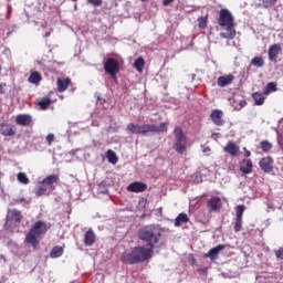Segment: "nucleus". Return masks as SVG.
Wrapping results in <instances>:
<instances>
[{
  "label": "nucleus",
  "instance_id": "f257e3e1",
  "mask_svg": "<svg viewBox=\"0 0 283 283\" xmlns=\"http://www.w3.org/2000/svg\"><path fill=\"white\" fill-rule=\"evenodd\" d=\"M138 239L147 245V250H150V255L154 253V249L160 244L163 240V230L158 226L149 224L140 228L137 232Z\"/></svg>",
  "mask_w": 283,
  "mask_h": 283
},
{
  "label": "nucleus",
  "instance_id": "f03ea898",
  "mask_svg": "<svg viewBox=\"0 0 283 283\" xmlns=\"http://www.w3.org/2000/svg\"><path fill=\"white\" fill-rule=\"evenodd\" d=\"M151 258V250L145 247H135L126 250L122 256L120 262L124 264H140Z\"/></svg>",
  "mask_w": 283,
  "mask_h": 283
},
{
  "label": "nucleus",
  "instance_id": "7ed1b4c3",
  "mask_svg": "<svg viewBox=\"0 0 283 283\" xmlns=\"http://www.w3.org/2000/svg\"><path fill=\"white\" fill-rule=\"evenodd\" d=\"M127 132L130 134H137L140 136H149L150 134H167V122L156 124H143L138 125L135 123H129L126 126Z\"/></svg>",
  "mask_w": 283,
  "mask_h": 283
},
{
  "label": "nucleus",
  "instance_id": "20e7f679",
  "mask_svg": "<svg viewBox=\"0 0 283 283\" xmlns=\"http://www.w3.org/2000/svg\"><path fill=\"white\" fill-rule=\"evenodd\" d=\"M218 23L226 31L220 33L222 39H235V20L229 9L220 10Z\"/></svg>",
  "mask_w": 283,
  "mask_h": 283
},
{
  "label": "nucleus",
  "instance_id": "39448f33",
  "mask_svg": "<svg viewBox=\"0 0 283 283\" xmlns=\"http://www.w3.org/2000/svg\"><path fill=\"white\" fill-rule=\"evenodd\" d=\"M46 231L48 226L45 224V221H36L25 235L24 242L31 244L33 249H36V247H39V238Z\"/></svg>",
  "mask_w": 283,
  "mask_h": 283
},
{
  "label": "nucleus",
  "instance_id": "423d86ee",
  "mask_svg": "<svg viewBox=\"0 0 283 283\" xmlns=\"http://www.w3.org/2000/svg\"><path fill=\"white\" fill-rule=\"evenodd\" d=\"M174 149L177 154H185L187 151V136L180 126L174 128Z\"/></svg>",
  "mask_w": 283,
  "mask_h": 283
},
{
  "label": "nucleus",
  "instance_id": "0eeeda50",
  "mask_svg": "<svg viewBox=\"0 0 283 283\" xmlns=\"http://www.w3.org/2000/svg\"><path fill=\"white\" fill-rule=\"evenodd\" d=\"M104 72L106 74H109L114 81H116V74L119 72V66H118V61H116L114 57H109L105 63H104Z\"/></svg>",
  "mask_w": 283,
  "mask_h": 283
},
{
  "label": "nucleus",
  "instance_id": "6e6552de",
  "mask_svg": "<svg viewBox=\"0 0 283 283\" xmlns=\"http://www.w3.org/2000/svg\"><path fill=\"white\" fill-rule=\"evenodd\" d=\"M59 175L53 174L49 175L46 178H44L40 185H44L49 191H54L56 189L55 185H59Z\"/></svg>",
  "mask_w": 283,
  "mask_h": 283
},
{
  "label": "nucleus",
  "instance_id": "1a4fd4ad",
  "mask_svg": "<svg viewBox=\"0 0 283 283\" xmlns=\"http://www.w3.org/2000/svg\"><path fill=\"white\" fill-rule=\"evenodd\" d=\"M210 118L216 127H222L224 125V113L221 109H213L210 113Z\"/></svg>",
  "mask_w": 283,
  "mask_h": 283
},
{
  "label": "nucleus",
  "instance_id": "9d476101",
  "mask_svg": "<svg viewBox=\"0 0 283 283\" xmlns=\"http://www.w3.org/2000/svg\"><path fill=\"white\" fill-rule=\"evenodd\" d=\"M126 191L130 193H143L147 191V184L143 181H134L126 187Z\"/></svg>",
  "mask_w": 283,
  "mask_h": 283
},
{
  "label": "nucleus",
  "instance_id": "9b49d317",
  "mask_svg": "<svg viewBox=\"0 0 283 283\" xmlns=\"http://www.w3.org/2000/svg\"><path fill=\"white\" fill-rule=\"evenodd\" d=\"M224 244H218L217 247L210 249L206 254L205 258H209L212 262L218 260L220 255V251H224Z\"/></svg>",
  "mask_w": 283,
  "mask_h": 283
},
{
  "label": "nucleus",
  "instance_id": "f8f14e48",
  "mask_svg": "<svg viewBox=\"0 0 283 283\" xmlns=\"http://www.w3.org/2000/svg\"><path fill=\"white\" fill-rule=\"evenodd\" d=\"M259 167L265 174H271V171H273V158L271 157L262 158L259 163Z\"/></svg>",
  "mask_w": 283,
  "mask_h": 283
},
{
  "label": "nucleus",
  "instance_id": "ddd939ff",
  "mask_svg": "<svg viewBox=\"0 0 283 283\" xmlns=\"http://www.w3.org/2000/svg\"><path fill=\"white\" fill-rule=\"evenodd\" d=\"M15 123L21 127H30V125H32V116L28 114H20L15 117Z\"/></svg>",
  "mask_w": 283,
  "mask_h": 283
},
{
  "label": "nucleus",
  "instance_id": "4468645a",
  "mask_svg": "<svg viewBox=\"0 0 283 283\" xmlns=\"http://www.w3.org/2000/svg\"><path fill=\"white\" fill-rule=\"evenodd\" d=\"M233 81H235V76L233 74L219 76L217 80V85L218 87H227V85H231Z\"/></svg>",
  "mask_w": 283,
  "mask_h": 283
},
{
  "label": "nucleus",
  "instance_id": "2eb2a0df",
  "mask_svg": "<svg viewBox=\"0 0 283 283\" xmlns=\"http://www.w3.org/2000/svg\"><path fill=\"white\" fill-rule=\"evenodd\" d=\"M0 134L2 136H15L17 135V127L10 124H0Z\"/></svg>",
  "mask_w": 283,
  "mask_h": 283
},
{
  "label": "nucleus",
  "instance_id": "dca6fc26",
  "mask_svg": "<svg viewBox=\"0 0 283 283\" xmlns=\"http://www.w3.org/2000/svg\"><path fill=\"white\" fill-rule=\"evenodd\" d=\"M220 207H222V200L220 197H212L207 201V208L211 212L219 211Z\"/></svg>",
  "mask_w": 283,
  "mask_h": 283
},
{
  "label": "nucleus",
  "instance_id": "f3484780",
  "mask_svg": "<svg viewBox=\"0 0 283 283\" xmlns=\"http://www.w3.org/2000/svg\"><path fill=\"white\" fill-rule=\"evenodd\" d=\"M223 151L232 156V158H235V156H238V153L240 151V146H238V144H235L234 142H229L224 146Z\"/></svg>",
  "mask_w": 283,
  "mask_h": 283
},
{
  "label": "nucleus",
  "instance_id": "a211bd4d",
  "mask_svg": "<svg viewBox=\"0 0 283 283\" xmlns=\"http://www.w3.org/2000/svg\"><path fill=\"white\" fill-rule=\"evenodd\" d=\"M94 242H96V233H94V230L88 229L84 234V244L85 247H93Z\"/></svg>",
  "mask_w": 283,
  "mask_h": 283
},
{
  "label": "nucleus",
  "instance_id": "6ab92c4d",
  "mask_svg": "<svg viewBox=\"0 0 283 283\" xmlns=\"http://www.w3.org/2000/svg\"><path fill=\"white\" fill-rule=\"evenodd\" d=\"M282 52V46L280 44H273L270 46L268 56L270 61H275L277 59V54Z\"/></svg>",
  "mask_w": 283,
  "mask_h": 283
},
{
  "label": "nucleus",
  "instance_id": "aec40b11",
  "mask_svg": "<svg viewBox=\"0 0 283 283\" xmlns=\"http://www.w3.org/2000/svg\"><path fill=\"white\" fill-rule=\"evenodd\" d=\"M240 171L245 175L251 174V171H253V161L251 159H243L241 161Z\"/></svg>",
  "mask_w": 283,
  "mask_h": 283
},
{
  "label": "nucleus",
  "instance_id": "412c9836",
  "mask_svg": "<svg viewBox=\"0 0 283 283\" xmlns=\"http://www.w3.org/2000/svg\"><path fill=\"white\" fill-rule=\"evenodd\" d=\"M70 83H72V80L70 77L66 78H57L56 85H57V92L63 93L67 87H70Z\"/></svg>",
  "mask_w": 283,
  "mask_h": 283
},
{
  "label": "nucleus",
  "instance_id": "4be33fe9",
  "mask_svg": "<svg viewBox=\"0 0 283 283\" xmlns=\"http://www.w3.org/2000/svg\"><path fill=\"white\" fill-rule=\"evenodd\" d=\"M23 217L21 216V211L17 209H12L8 212L7 219L11 220L12 222H21V219Z\"/></svg>",
  "mask_w": 283,
  "mask_h": 283
},
{
  "label": "nucleus",
  "instance_id": "5701e85b",
  "mask_svg": "<svg viewBox=\"0 0 283 283\" xmlns=\"http://www.w3.org/2000/svg\"><path fill=\"white\" fill-rule=\"evenodd\" d=\"M187 222H189V217L187 213L181 212L175 219V227H182V224H187Z\"/></svg>",
  "mask_w": 283,
  "mask_h": 283
},
{
  "label": "nucleus",
  "instance_id": "b1692460",
  "mask_svg": "<svg viewBox=\"0 0 283 283\" xmlns=\"http://www.w3.org/2000/svg\"><path fill=\"white\" fill-rule=\"evenodd\" d=\"M41 81H42V76H41V73L39 72H33L29 76V83H32L33 85H39Z\"/></svg>",
  "mask_w": 283,
  "mask_h": 283
},
{
  "label": "nucleus",
  "instance_id": "393cba45",
  "mask_svg": "<svg viewBox=\"0 0 283 283\" xmlns=\"http://www.w3.org/2000/svg\"><path fill=\"white\" fill-rule=\"evenodd\" d=\"M106 158L111 165H116V163H118V156H116V153L112 149L107 150Z\"/></svg>",
  "mask_w": 283,
  "mask_h": 283
},
{
  "label": "nucleus",
  "instance_id": "a878e982",
  "mask_svg": "<svg viewBox=\"0 0 283 283\" xmlns=\"http://www.w3.org/2000/svg\"><path fill=\"white\" fill-rule=\"evenodd\" d=\"M48 190L49 188L42 185L34 188L33 193H35L36 198H41V196H45V193H48Z\"/></svg>",
  "mask_w": 283,
  "mask_h": 283
},
{
  "label": "nucleus",
  "instance_id": "bb28decb",
  "mask_svg": "<svg viewBox=\"0 0 283 283\" xmlns=\"http://www.w3.org/2000/svg\"><path fill=\"white\" fill-rule=\"evenodd\" d=\"M63 255V247L55 245L50 253V258H61Z\"/></svg>",
  "mask_w": 283,
  "mask_h": 283
},
{
  "label": "nucleus",
  "instance_id": "cd10ccee",
  "mask_svg": "<svg viewBox=\"0 0 283 283\" xmlns=\"http://www.w3.org/2000/svg\"><path fill=\"white\" fill-rule=\"evenodd\" d=\"M271 92H277V84L275 82H270L263 90V94H271Z\"/></svg>",
  "mask_w": 283,
  "mask_h": 283
},
{
  "label": "nucleus",
  "instance_id": "c85d7f7f",
  "mask_svg": "<svg viewBox=\"0 0 283 283\" xmlns=\"http://www.w3.org/2000/svg\"><path fill=\"white\" fill-rule=\"evenodd\" d=\"M252 98L254 101V105H264V95L262 93H254L252 95Z\"/></svg>",
  "mask_w": 283,
  "mask_h": 283
},
{
  "label": "nucleus",
  "instance_id": "c756f323",
  "mask_svg": "<svg viewBox=\"0 0 283 283\" xmlns=\"http://www.w3.org/2000/svg\"><path fill=\"white\" fill-rule=\"evenodd\" d=\"M18 182L21 185H30V178H28V175L25 172H19L17 175Z\"/></svg>",
  "mask_w": 283,
  "mask_h": 283
},
{
  "label": "nucleus",
  "instance_id": "7c9ffc66",
  "mask_svg": "<svg viewBox=\"0 0 283 283\" xmlns=\"http://www.w3.org/2000/svg\"><path fill=\"white\" fill-rule=\"evenodd\" d=\"M251 65H253L254 67H262L264 65V57H262V56H254L251 60Z\"/></svg>",
  "mask_w": 283,
  "mask_h": 283
},
{
  "label": "nucleus",
  "instance_id": "2f4dec72",
  "mask_svg": "<svg viewBox=\"0 0 283 283\" xmlns=\"http://www.w3.org/2000/svg\"><path fill=\"white\" fill-rule=\"evenodd\" d=\"M134 67L137 70V72H143V69L145 67V59L138 57L135 60Z\"/></svg>",
  "mask_w": 283,
  "mask_h": 283
},
{
  "label": "nucleus",
  "instance_id": "473e14b6",
  "mask_svg": "<svg viewBox=\"0 0 283 283\" xmlns=\"http://www.w3.org/2000/svg\"><path fill=\"white\" fill-rule=\"evenodd\" d=\"M261 149L265 154H269L271 149H273V144H271L269 140H262L261 142Z\"/></svg>",
  "mask_w": 283,
  "mask_h": 283
},
{
  "label": "nucleus",
  "instance_id": "72a5a7b5",
  "mask_svg": "<svg viewBox=\"0 0 283 283\" xmlns=\"http://www.w3.org/2000/svg\"><path fill=\"white\" fill-rule=\"evenodd\" d=\"M52 103V99H50V97H44L39 102V105L41 107V109H48V107H50Z\"/></svg>",
  "mask_w": 283,
  "mask_h": 283
},
{
  "label": "nucleus",
  "instance_id": "f704fd0d",
  "mask_svg": "<svg viewBox=\"0 0 283 283\" xmlns=\"http://www.w3.org/2000/svg\"><path fill=\"white\" fill-rule=\"evenodd\" d=\"M234 231L235 233H240V231H242V217H235Z\"/></svg>",
  "mask_w": 283,
  "mask_h": 283
},
{
  "label": "nucleus",
  "instance_id": "c9c22d12",
  "mask_svg": "<svg viewBox=\"0 0 283 283\" xmlns=\"http://www.w3.org/2000/svg\"><path fill=\"white\" fill-rule=\"evenodd\" d=\"M244 211H247V206L244 205H239L237 207V214L235 218H242V216H244Z\"/></svg>",
  "mask_w": 283,
  "mask_h": 283
},
{
  "label": "nucleus",
  "instance_id": "e433bc0d",
  "mask_svg": "<svg viewBox=\"0 0 283 283\" xmlns=\"http://www.w3.org/2000/svg\"><path fill=\"white\" fill-rule=\"evenodd\" d=\"M262 2V4L265 7V8H271V6H275V2L277 0H259Z\"/></svg>",
  "mask_w": 283,
  "mask_h": 283
},
{
  "label": "nucleus",
  "instance_id": "4c0bfd02",
  "mask_svg": "<svg viewBox=\"0 0 283 283\" xmlns=\"http://www.w3.org/2000/svg\"><path fill=\"white\" fill-rule=\"evenodd\" d=\"M87 3L94 6L95 8H101L103 6V0H86Z\"/></svg>",
  "mask_w": 283,
  "mask_h": 283
},
{
  "label": "nucleus",
  "instance_id": "58836bf2",
  "mask_svg": "<svg viewBox=\"0 0 283 283\" xmlns=\"http://www.w3.org/2000/svg\"><path fill=\"white\" fill-rule=\"evenodd\" d=\"M198 23H199V28L201 30H205V28H207V18L205 17L199 18Z\"/></svg>",
  "mask_w": 283,
  "mask_h": 283
},
{
  "label": "nucleus",
  "instance_id": "ea45409f",
  "mask_svg": "<svg viewBox=\"0 0 283 283\" xmlns=\"http://www.w3.org/2000/svg\"><path fill=\"white\" fill-rule=\"evenodd\" d=\"M109 190H107V186H105V181H102L98 185V192L99 193H107Z\"/></svg>",
  "mask_w": 283,
  "mask_h": 283
},
{
  "label": "nucleus",
  "instance_id": "a19ab883",
  "mask_svg": "<svg viewBox=\"0 0 283 283\" xmlns=\"http://www.w3.org/2000/svg\"><path fill=\"white\" fill-rule=\"evenodd\" d=\"M275 258H277V260H283V248H279V250H275Z\"/></svg>",
  "mask_w": 283,
  "mask_h": 283
},
{
  "label": "nucleus",
  "instance_id": "79ce46f5",
  "mask_svg": "<svg viewBox=\"0 0 283 283\" xmlns=\"http://www.w3.org/2000/svg\"><path fill=\"white\" fill-rule=\"evenodd\" d=\"M197 271L198 273H200V275H203L205 277H207L209 268H200Z\"/></svg>",
  "mask_w": 283,
  "mask_h": 283
},
{
  "label": "nucleus",
  "instance_id": "37998d69",
  "mask_svg": "<svg viewBox=\"0 0 283 283\" xmlns=\"http://www.w3.org/2000/svg\"><path fill=\"white\" fill-rule=\"evenodd\" d=\"M46 143H48L49 145H52V143H54V134H49V135L46 136Z\"/></svg>",
  "mask_w": 283,
  "mask_h": 283
},
{
  "label": "nucleus",
  "instance_id": "c03bdc74",
  "mask_svg": "<svg viewBox=\"0 0 283 283\" xmlns=\"http://www.w3.org/2000/svg\"><path fill=\"white\" fill-rule=\"evenodd\" d=\"M8 85L6 83H0V94H6V87Z\"/></svg>",
  "mask_w": 283,
  "mask_h": 283
},
{
  "label": "nucleus",
  "instance_id": "a18cd8bd",
  "mask_svg": "<svg viewBox=\"0 0 283 283\" xmlns=\"http://www.w3.org/2000/svg\"><path fill=\"white\" fill-rule=\"evenodd\" d=\"M169 3H174V0H164L163 1L164 6H169Z\"/></svg>",
  "mask_w": 283,
  "mask_h": 283
},
{
  "label": "nucleus",
  "instance_id": "49530a36",
  "mask_svg": "<svg viewBox=\"0 0 283 283\" xmlns=\"http://www.w3.org/2000/svg\"><path fill=\"white\" fill-rule=\"evenodd\" d=\"M244 105H247V101L243 99L240 102L239 109H242V107H244Z\"/></svg>",
  "mask_w": 283,
  "mask_h": 283
},
{
  "label": "nucleus",
  "instance_id": "de8ad7c7",
  "mask_svg": "<svg viewBox=\"0 0 283 283\" xmlns=\"http://www.w3.org/2000/svg\"><path fill=\"white\" fill-rule=\"evenodd\" d=\"M243 149H244V151H245L247 158L251 157V151L247 150V147H244Z\"/></svg>",
  "mask_w": 283,
  "mask_h": 283
},
{
  "label": "nucleus",
  "instance_id": "09e8293b",
  "mask_svg": "<svg viewBox=\"0 0 283 283\" xmlns=\"http://www.w3.org/2000/svg\"><path fill=\"white\" fill-rule=\"evenodd\" d=\"M208 151H211V148L209 147L203 148V154H207Z\"/></svg>",
  "mask_w": 283,
  "mask_h": 283
},
{
  "label": "nucleus",
  "instance_id": "8fccbe9b",
  "mask_svg": "<svg viewBox=\"0 0 283 283\" xmlns=\"http://www.w3.org/2000/svg\"><path fill=\"white\" fill-rule=\"evenodd\" d=\"M97 101H101V97H99V96H97Z\"/></svg>",
  "mask_w": 283,
  "mask_h": 283
},
{
  "label": "nucleus",
  "instance_id": "3c124183",
  "mask_svg": "<svg viewBox=\"0 0 283 283\" xmlns=\"http://www.w3.org/2000/svg\"><path fill=\"white\" fill-rule=\"evenodd\" d=\"M46 36H50V33H46Z\"/></svg>",
  "mask_w": 283,
  "mask_h": 283
},
{
  "label": "nucleus",
  "instance_id": "603ef678",
  "mask_svg": "<svg viewBox=\"0 0 283 283\" xmlns=\"http://www.w3.org/2000/svg\"><path fill=\"white\" fill-rule=\"evenodd\" d=\"M72 1H78V0H72Z\"/></svg>",
  "mask_w": 283,
  "mask_h": 283
},
{
  "label": "nucleus",
  "instance_id": "864d4df0",
  "mask_svg": "<svg viewBox=\"0 0 283 283\" xmlns=\"http://www.w3.org/2000/svg\"><path fill=\"white\" fill-rule=\"evenodd\" d=\"M0 72H1V66H0Z\"/></svg>",
  "mask_w": 283,
  "mask_h": 283
}]
</instances>
